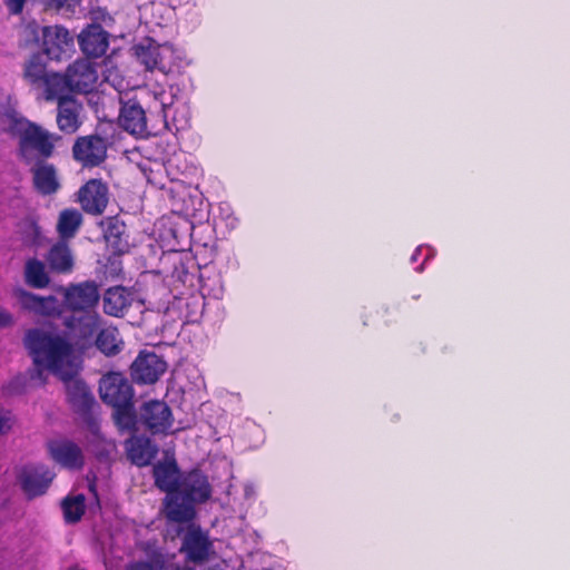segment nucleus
Wrapping results in <instances>:
<instances>
[{
  "instance_id": "ddd939ff",
  "label": "nucleus",
  "mask_w": 570,
  "mask_h": 570,
  "mask_svg": "<svg viewBox=\"0 0 570 570\" xmlns=\"http://www.w3.org/2000/svg\"><path fill=\"white\" fill-rule=\"evenodd\" d=\"M77 202L82 210L90 215H101L109 202L107 184L100 179H89L77 193Z\"/></svg>"
},
{
  "instance_id": "c9c22d12",
  "label": "nucleus",
  "mask_w": 570,
  "mask_h": 570,
  "mask_svg": "<svg viewBox=\"0 0 570 570\" xmlns=\"http://www.w3.org/2000/svg\"><path fill=\"white\" fill-rule=\"evenodd\" d=\"M125 157L131 164H135L139 169H142V153L139 146H135L131 149H125Z\"/></svg>"
},
{
  "instance_id": "cd10ccee",
  "label": "nucleus",
  "mask_w": 570,
  "mask_h": 570,
  "mask_svg": "<svg viewBox=\"0 0 570 570\" xmlns=\"http://www.w3.org/2000/svg\"><path fill=\"white\" fill-rule=\"evenodd\" d=\"M129 305V293L122 286H114L104 295V311L111 316H119Z\"/></svg>"
},
{
  "instance_id": "6ab92c4d",
  "label": "nucleus",
  "mask_w": 570,
  "mask_h": 570,
  "mask_svg": "<svg viewBox=\"0 0 570 570\" xmlns=\"http://www.w3.org/2000/svg\"><path fill=\"white\" fill-rule=\"evenodd\" d=\"M32 176L33 188L43 196L56 194L60 188L57 167L48 160L27 165Z\"/></svg>"
},
{
  "instance_id": "de8ad7c7",
  "label": "nucleus",
  "mask_w": 570,
  "mask_h": 570,
  "mask_svg": "<svg viewBox=\"0 0 570 570\" xmlns=\"http://www.w3.org/2000/svg\"><path fill=\"white\" fill-rule=\"evenodd\" d=\"M134 50L136 51V55L139 56L142 53V43H137L134 46Z\"/></svg>"
},
{
  "instance_id": "7c9ffc66",
  "label": "nucleus",
  "mask_w": 570,
  "mask_h": 570,
  "mask_svg": "<svg viewBox=\"0 0 570 570\" xmlns=\"http://www.w3.org/2000/svg\"><path fill=\"white\" fill-rule=\"evenodd\" d=\"M178 308L186 323H196L204 312V298L198 295L178 298Z\"/></svg>"
},
{
  "instance_id": "39448f33",
  "label": "nucleus",
  "mask_w": 570,
  "mask_h": 570,
  "mask_svg": "<svg viewBox=\"0 0 570 570\" xmlns=\"http://www.w3.org/2000/svg\"><path fill=\"white\" fill-rule=\"evenodd\" d=\"M114 419L119 430L131 433L125 442L127 458L137 465L142 466V436L136 435L137 415L134 401L114 406Z\"/></svg>"
},
{
  "instance_id": "2f4dec72",
  "label": "nucleus",
  "mask_w": 570,
  "mask_h": 570,
  "mask_svg": "<svg viewBox=\"0 0 570 570\" xmlns=\"http://www.w3.org/2000/svg\"><path fill=\"white\" fill-rule=\"evenodd\" d=\"M61 507L66 522L77 523L85 514V497L82 494L66 497L62 500Z\"/></svg>"
},
{
  "instance_id": "a19ab883",
  "label": "nucleus",
  "mask_w": 570,
  "mask_h": 570,
  "mask_svg": "<svg viewBox=\"0 0 570 570\" xmlns=\"http://www.w3.org/2000/svg\"><path fill=\"white\" fill-rule=\"evenodd\" d=\"M26 0H6L10 14L18 16L23 11Z\"/></svg>"
},
{
  "instance_id": "ea45409f",
  "label": "nucleus",
  "mask_w": 570,
  "mask_h": 570,
  "mask_svg": "<svg viewBox=\"0 0 570 570\" xmlns=\"http://www.w3.org/2000/svg\"><path fill=\"white\" fill-rule=\"evenodd\" d=\"M12 426L11 413L8 411L0 412V435L10 431Z\"/></svg>"
},
{
  "instance_id": "473e14b6",
  "label": "nucleus",
  "mask_w": 570,
  "mask_h": 570,
  "mask_svg": "<svg viewBox=\"0 0 570 570\" xmlns=\"http://www.w3.org/2000/svg\"><path fill=\"white\" fill-rule=\"evenodd\" d=\"M121 342L118 340V333L115 328H104L99 332L96 345L98 350L107 356L116 355L120 352Z\"/></svg>"
},
{
  "instance_id": "0eeeda50",
  "label": "nucleus",
  "mask_w": 570,
  "mask_h": 570,
  "mask_svg": "<svg viewBox=\"0 0 570 570\" xmlns=\"http://www.w3.org/2000/svg\"><path fill=\"white\" fill-rule=\"evenodd\" d=\"M108 142L98 135L78 137L71 148L72 158L83 168L100 166L107 158Z\"/></svg>"
},
{
  "instance_id": "f8f14e48",
  "label": "nucleus",
  "mask_w": 570,
  "mask_h": 570,
  "mask_svg": "<svg viewBox=\"0 0 570 570\" xmlns=\"http://www.w3.org/2000/svg\"><path fill=\"white\" fill-rule=\"evenodd\" d=\"M42 52L51 60H61L73 48V37L62 26H46L41 28Z\"/></svg>"
},
{
  "instance_id": "dca6fc26",
  "label": "nucleus",
  "mask_w": 570,
  "mask_h": 570,
  "mask_svg": "<svg viewBox=\"0 0 570 570\" xmlns=\"http://www.w3.org/2000/svg\"><path fill=\"white\" fill-rule=\"evenodd\" d=\"M48 452L51 459L68 470H81L85 456L81 448L71 440H52L48 442Z\"/></svg>"
},
{
  "instance_id": "a211bd4d",
  "label": "nucleus",
  "mask_w": 570,
  "mask_h": 570,
  "mask_svg": "<svg viewBox=\"0 0 570 570\" xmlns=\"http://www.w3.org/2000/svg\"><path fill=\"white\" fill-rule=\"evenodd\" d=\"M83 106L75 97H62L57 102V126L67 135L75 134L82 125Z\"/></svg>"
},
{
  "instance_id": "b1692460",
  "label": "nucleus",
  "mask_w": 570,
  "mask_h": 570,
  "mask_svg": "<svg viewBox=\"0 0 570 570\" xmlns=\"http://www.w3.org/2000/svg\"><path fill=\"white\" fill-rule=\"evenodd\" d=\"M118 120L120 127L135 139L142 138V107L139 101L128 99L122 102Z\"/></svg>"
},
{
  "instance_id": "f704fd0d",
  "label": "nucleus",
  "mask_w": 570,
  "mask_h": 570,
  "mask_svg": "<svg viewBox=\"0 0 570 570\" xmlns=\"http://www.w3.org/2000/svg\"><path fill=\"white\" fill-rule=\"evenodd\" d=\"M167 363L155 353L145 352V384H154L166 372Z\"/></svg>"
},
{
  "instance_id": "4468645a",
  "label": "nucleus",
  "mask_w": 570,
  "mask_h": 570,
  "mask_svg": "<svg viewBox=\"0 0 570 570\" xmlns=\"http://www.w3.org/2000/svg\"><path fill=\"white\" fill-rule=\"evenodd\" d=\"M72 92L90 94L98 83V70L89 59H77L66 69Z\"/></svg>"
},
{
  "instance_id": "a18cd8bd",
  "label": "nucleus",
  "mask_w": 570,
  "mask_h": 570,
  "mask_svg": "<svg viewBox=\"0 0 570 570\" xmlns=\"http://www.w3.org/2000/svg\"><path fill=\"white\" fill-rule=\"evenodd\" d=\"M126 570H142V561L138 560L127 566Z\"/></svg>"
},
{
  "instance_id": "4be33fe9",
  "label": "nucleus",
  "mask_w": 570,
  "mask_h": 570,
  "mask_svg": "<svg viewBox=\"0 0 570 570\" xmlns=\"http://www.w3.org/2000/svg\"><path fill=\"white\" fill-rule=\"evenodd\" d=\"M102 235L108 247L117 255L126 253L129 248L126 225L118 216L105 217L100 222Z\"/></svg>"
},
{
  "instance_id": "9d476101",
  "label": "nucleus",
  "mask_w": 570,
  "mask_h": 570,
  "mask_svg": "<svg viewBox=\"0 0 570 570\" xmlns=\"http://www.w3.org/2000/svg\"><path fill=\"white\" fill-rule=\"evenodd\" d=\"M99 394L102 402L112 407L134 401V387L130 381L118 372H110L101 377Z\"/></svg>"
},
{
  "instance_id": "58836bf2",
  "label": "nucleus",
  "mask_w": 570,
  "mask_h": 570,
  "mask_svg": "<svg viewBox=\"0 0 570 570\" xmlns=\"http://www.w3.org/2000/svg\"><path fill=\"white\" fill-rule=\"evenodd\" d=\"M23 225L30 230V240L36 243L40 236V228L37 222L32 218H27L23 220Z\"/></svg>"
},
{
  "instance_id": "2eb2a0df",
  "label": "nucleus",
  "mask_w": 570,
  "mask_h": 570,
  "mask_svg": "<svg viewBox=\"0 0 570 570\" xmlns=\"http://www.w3.org/2000/svg\"><path fill=\"white\" fill-rule=\"evenodd\" d=\"M155 485L166 492H176L179 488L180 471L173 450H165L163 460L153 466Z\"/></svg>"
},
{
  "instance_id": "20e7f679",
  "label": "nucleus",
  "mask_w": 570,
  "mask_h": 570,
  "mask_svg": "<svg viewBox=\"0 0 570 570\" xmlns=\"http://www.w3.org/2000/svg\"><path fill=\"white\" fill-rule=\"evenodd\" d=\"M194 266L193 259L184 261L178 252H164L158 245H149L147 257H145V276H150L153 283L145 279L149 297L148 308H160L157 296H159V301H167L169 297V288L165 283L166 277L170 276L184 285L194 286L195 273L189 271Z\"/></svg>"
},
{
  "instance_id": "aec40b11",
  "label": "nucleus",
  "mask_w": 570,
  "mask_h": 570,
  "mask_svg": "<svg viewBox=\"0 0 570 570\" xmlns=\"http://www.w3.org/2000/svg\"><path fill=\"white\" fill-rule=\"evenodd\" d=\"M173 413L161 401L145 402V428L151 433L168 434L173 426Z\"/></svg>"
},
{
  "instance_id": "f3484780",
  "label": "nucleus",
  "mask_w": 570,
  "mask_h": 570,
  "mask_svg": "<svg viewBox=\"0 0 570 570\" xmlns=\"http://www.w3.org/2000/svg\"><path fill=\"white\" fill-rule=\"evenodd\" d=\"M178 492L195 504L205 503L212 497V485L206 474L193 469L180 479Z\"/></svg>"
},
{
  "instance_id": "f03ea898",
  "label": "nucleus",
  "mask_w": 570,
  "mask_h": 570,
  "mask_svg": "<svg viewBox=\"0 0 570 570\" xmlns=\"http://www.w3.org/2000/svg\"><path fill=\"white\" fill-rule=\"evenodd\" d=\"M184 59L173 45L145 37V139L168 129L167 111L174 96L167 91V76L179 72Z\"/></svg>"
},
{
  "instance_id": "e433bc0d",
  "label": "nucleus",
  "mask_w": 570,
  "mask_h": 570,
  "mask_svg": "<svg viewBox=\"0 0 570 570\" xmlns=\"http://www.w3.org/2000/svg\"><path fill=\"white\" fill-rule=\"evenodd\" d=\"M158 451L157 444L153 443L150 439L145 438V466L151 464V461L156 459Z\"/></svg>"
},
{
  "instance_id": "7ed1b4c3",
  "label": "nucleus",
  "mask_w": 570,
  "mask_h": 570,
  "mask_svg": "<svg viewBox=\"0 0 570 570\" xmlns=\"http://www.w3.org/2000/svg\"><path fill=\"white\" fill-rule=\"evenodd\" d=\"M2 131L16 140V158L23 165H37L50 159L61 137L49 131L38 122L29 120L12 108L0 115Z\"/></svg>"
},
{
  "instance_id": "c03bdc74",
  "label": "nucleus",
  "mask_w": 570,
  "mask_h": 570,
  "mask_svg": "<svg viewBox=\"0 0 570 570\" xmlns=\"http://www.w3.org/2000/svg\"><path fill=\"white\" fill-rule=\"evenodd\" d=\"M68 0H43L45 4L50 8H61Z\"/></svg>"
},
{
  "instance_id": "423d86ee",
  "label": "nucleus",
  "mask_w": 570,
  "mask_h": 570,
  "mask_svg": "<svg viewBox=\"0 0 570 570\" xmlns=\"http://www.w3.org/2000/svg\"><path fill=\"white\" fill-rule=\"evenodd\" d=\"M177 533L181 535V547L179 550L188 561L203 563L209 560L210 554L214 552V546L200 525L189 523L185 530L179 529Z\"/></svg>"
},
{
  "instance_id": "5701e85b",
  "label": "nucleus",
  "mask_w": 570,
  "mask_h": 570,
  "mask_svg": "<svg viewBox=\"0 0 570 570\" xmlns=\"http://www.w3.org/2000/svg\"><path fill=\"white\" fill-rule=\"evenodd\" d=\"M167 494L165 500L166 518L176 523H193L191 521L196 517L195 503L187 500L178 490Z\"/></svg>"
},
{
  "instance_id": "79ce46f5",
  "label": "nucleus",
  "mask_w": 570,
  "mask_h": 570,
  "mask_svg": "<svg viewBox=\"0 0 570 570\" xmlns=\"http://www.w3.org/2000/svg\"><path fill=\"white\" fill-rule=\"evenodd\" d=\"M13 324V315L6 308L0 307V328L11 327Z\"/></svg>"
},
{
  "instance_id": "6e6552de",
  "label": "nucleus",
  "mask_w": 570,
  "mask_h": 570,
  "mask_svg": "<svg viewBox=\"0 0 570 570\" xmlns=\"http://www.w3.org/2000/svg\"><path fill=\"white\" fill-rule=\"evenodd\" d=\"M55 476V472L45 464H28L21 468L18 481L28 500H32L48 491Z\"/></svg>"
},
{
  "instance_id": "4c0bfd02",
  "label": "nucleus",
  "mask_w": 570,
  "mask_h": 570,
  "mask_svg": "<svg viewBox=\"0 0 570 570\" xmlns=\"http://www.w3.org/2000/svg\"><path fill=\"white\" fill-rule=\"evenodd\" d=\"M131 368L134 371L136 382L138 384L142 383V350H140L137 353V356L132 362Z\"/></svg>"
},
{
  "instance_id": "bb28decb",
  "label": "nucleus",
  "mask_w": 570,
  "mask_h": 570,
  "mask_svg": "<svg viewBox=\"0 0 570 570\" xmlns=\"http://www.w3.org/2000/svg\"><path fill=\"white\" fill-rule=\"evenodd\" d=\"M23 278L28 286L37 289L46 288L50 284L46 264L36 257L26 261Z\"/></svg>"
},
{
  "instance_id": "1a4fd4ad",
  "label": "nucleus",
  "mask_w": 570,
  "mask_h": 570,
  "mask_svg": "<svg viewBox=\"0 0 570 570\" xmlns=\"http://www.w3.org/2000/svg\"><path fill=\"white\" fill-rule=\"evenodd\" d=\"M63 304L71 312L90 313L99 303L98 285L92 281L70 284L62 287Z\"/></svg>"
},
{
  "instance_id": "09e8293b",
  "label": "nucleus",
  "mask_w": 570,
  "mask_h": 570,
  "mask_svg": "<svg viewBox=\"0 0 570 570\" xmlns=\"http://www.w3.org/2000/svg\"><path fill=\"white\" fill-rule=\"evenodd\" d=\"M89 321H90V324H91L92 326H96V325H97V321H98V315H97V314H95V315H90V316H89Z\"/></svg>"
},
{
  "instance_id": "37998d69",
  "label": "nucleus",
  "mask_w": 570,
  "mask_h": 570,
  "mask_svg": "<svg viewBox=\"0 0 570 570\" xmlns=\"http://www.w3.org/2000/svg\"><path fill=\"white\" fill-rule=\"evenodd\" d=\"M163 570H191L190 568L188 567H181L179 564H176V563H169V564H166L164 567H161ZM145 570H151V566L147 562H145Z\"/></svg>"
},
{
  "instance_id": "72a5a7b5",
  "label": "nucleus",
  "mask_w": 570,
  "mask_h": 570,
  "mask_svg": "<svg viewBox=\"0 0 570 570\" xmlns=\"http://www.w3.org/2000/svg\"><path fill=\"white\" fill-rule=\"evenodd\" d=\"M145 178L151 187L156 189L165 188L168 177L164 161L149 159V165H145Z\"/></svg>"
},
{
  "instance_id": "c85d7f7f",
  "label": "nucleus",
  "mask_w": 570,
  "mask_h": 570,
  "mask_svg": "<svg viewBox=\"0 0 570 570\" xmlns=\"http://www.w3.org/2000/svg\"><path fill=\"white\" fill-rule=\"evenodd\" d=\"M83 218L81 213L76 208H66L60 212L57 223V230L62 239L72 238L80 226Z\"/></svg>"
},
{
  "instance_id": "c756f323",
  "label": "nucleus",
  "mask_w": 570,
  "mask_h": 570,
  "mask_svg": "<svg viewBox=\"0 0 570 570\" xmlns=\"http://www.w3.org/2000/svg\"><path fill=\"white\" fill-rule=\"evenodd\" d=\"M48 73L47 65L40 53L32 55L24 63L23 77L32 86L40 87Z\"/></svg>"
},
{
  "instance_id": "393cba45",
  "label": "nucleus",
  "mask_w": 570,
  "mask_h": 570,
  "mask_svg": "<svg viewBox=\"0 0 570 570\" xmlns=\"http://www.w3.org/2000/svg\"><path fill=\"white\" fill-rule=\"evenodd\" d=\"M50 271L58 274H68L73 268V257L69 246L58 242L50 247L46 255Z\"/></svg>"
},
{
  "instance_id": "9b49d317",
  "label": "nucleus",
  "mask_w": 570,
  "mask_h": 570,
  "mask_svg": "<svg viewBox=\"0 0 570 570\" xmlns=\"http://www.w3.org/2000/svg\"><path fill=\"white\" fill-rule=\"evenodd\" d=\"M20 308L42 317H57L61 314V304L53 295L40 296L23 288L13 291Z\"/></svg>"
},
{
  "instance_id": "412c9836",
  "label": "nucleus",
  "mask_w": 570,
  "mask_h": 570,
  "mask_svg": "<svg viewBox=\"0 0 570 570\" xmlns=\"http://www.w3.org/2000/svg\"><path fill=\"white\" fill-rule=\"evenodd\" d=\"M78 41L88 58H100L109 47V33L100 24H90L81 31Z\"/></svg>"
},
{
  "instance_id": "f257e3e1",
  "label": "nucleus",
  "mask_w": 570,
  "mask_h": 570,
  "mask_svg": "<svg viewBox=\"0 0 570 570\" xmlns=\"http://www.w3.org/2000/svg\"><path fill=\"white\" fill-rule=\"evenodd\" d=\"M22 342L35 365L30 377L43 383L46 371L58 376L65 384L67 402L71 410L86 423L91 424L96 400L86 382L77 377L71 364L73 345L68 337L35 327L24 332Z\"/></svg>"
},
{
  "instance_id": "a878e982",
  "label": "nucleus",
  "mask_w": 570,
  "mask_h": 570,
  "mask_svg": "<svg viewBox=\"0 0 570 570\" xmlns=\"http://www.w3.org/2000/svg\"><path fill=\"white\" fill-rule=\"evenodd\" d=\"M40 87L45 89V98L47 101H59L62 97H71L68 95L71 91L67 72H49Z\"/></svg>"
},
{
  "instance_id": "49530a36",
  "label": "nucleus",
  "mask_w": 570,
  "mask_h": 570,
  "mask_svg": "<svg viewBox=\"0 0 570 570\" xmlns=\"http://www.w3.org/2000/svg\"><path fill=\"white\" fill-rule=\"evenodd\" d=\"M35 37H38L39 26L36 22L29 23L27 27Z\"/></svg>"
}]
</instances>
